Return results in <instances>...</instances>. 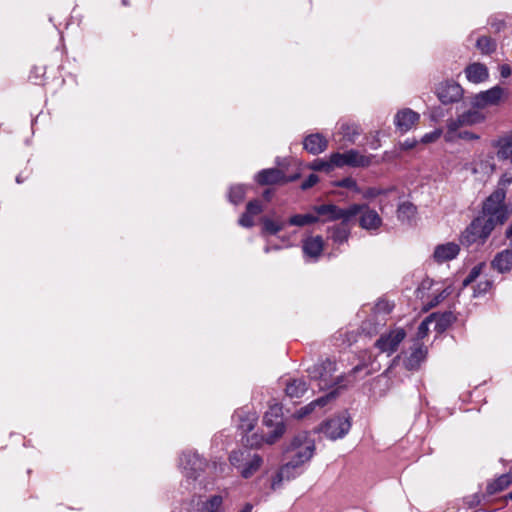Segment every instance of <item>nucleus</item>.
Returning a JSON list of instances; mask_svg holds the SVG:
<instances>
[{
  "mask_svg": "<svg viewBox=\"0 0 512 512\" xmlns=\"http://www.w3.org/2000/svg\"><path fill=\"white\" fill-rule=\"evenodd\" d=\"M506 193L495 189L483 202L481 213L475 217L460 236V243L466 247L483 245L498 225H503L511 210L505 204Z\"/></svg>",
  "mask_w": 512,
  "mask_h": 512,
  "instance_id": "f257e3e1",
  "label": "nucleus"
},
{
  "mask_svg": "<svg viewBox=\"0 0 512 512\" xmlns=\"http://www.w3.org/2000/svg\"><path fill=\"white\" fill-rule=\"evenodd\" d=\"M336 370V362L327 358L309 367L307 373L312 381L317 382V386L320 390H337L338 395L339 389L345 386L343 385L345 376L343 374L334 376Z\"/></svg>",
  "mask_w": 512,
  "mask_h": 512,
  "instance_id": "f03ea898",
  "label": "nucleus"
},
{
  "mask_svg": "<svg viewBox=\"0 0 512 512\" xmlns=\"http://www.w3.org/2000/svg\"><path fill=\"white\" fill-rule=\"evenodd\" d=\"M263 424L272 429L265 437L261 436L260 440L250 441L247 439V442L251 445H259L261 442H265L267 444L275 443L285 432V425L283 422V411L282 406L280 404H274L269 407L263 417Z\"/></svg>",
  "mask_w": 512,
  "mask_h": 512,
  "instance_id": "7ed1b4c3",
  "label": "nucleus"
},
{
  "mask_svg": "<svg viewBox=\"0 0 512 512\" xmlns=\"http://www.w3.org/2000/svg\"><path fill=\"white\" fill-rule=\"evenodd\" d=\"M229 461L245 479L252 477L263 464L262 457L247 448L232 451L229 455Z\"/></svg>",
  "mask_w": 512,
  "mask_h": 512,
  "instance_id": "20e7f679",
  "label": "nucleus"
},
{
  "mask_svg": "<svg viewBox=\"0 0 512 512\" xmlns=\"http://www.w3.org/2000/svg\"><path fill=\"white\" fill-rule=\"evenodd\" d=\"M314 212L323 217V222L341 220L349 222L363 210L361 204H352L347 208H340L335 204H322L314 206Z\"/></svg>",
  "mask_w": 512,
  "mask_h": 512,
  "instance_id": "39448f33",
  "label": "nucleus"
},
{
  "mask_svg": "<svg viewBox=\"0 0 512 512\" xmlns=\"http://www.w3.org/2000/svg\"><path fill=\"white\" fill-rule=\"evenodd\" d=\"M314 450V441L309 439L305 433L299 434L294 437L288 448V451H294L290 461L301 468L304 463L308 462L312 458Z\"/></svg>",
  "mask_w": 512,
  "mask_h": 512,
  "instance_id": "423d86ee",
  "label": "nucleus"
},
{
  "mask_svg": "<svg viewBox=\"0 0 512 512\" xmlns=\"http://www.w3.org/2000/svg\"><path fill=\"white\" fill-rule=\"evenodd\" d=\"M179 465L185 477L196 480L205 470L207 462L197 452L185 451L180 456Z\"/></svg>",
  "mask_w": 512,
  "mask_h": 512,
  "instance_id": "0eeeda50",
  "label": "nucleus"
},
{
  "mask_svg": "<svg viewBox=\"0 0 512 512\" xmlns=\"http://www.w3.org/2000/svg\"><path fill=\"white\" fill-rule=\"evenodd\" d=\"M350 416L347 412L334 418L328 419L321 426V432L329 439L336 440L343 438L350 430Z\"/></svg>",
  "mask_w": 512,
  "mask_h": 512,
  "instance_id": "6e6552de",
  "label": "nucleus"
},
{
  "mask_svg": "<svg viewBox=\"0 0 512 512\" xmlns=\"http://www.w3.org/2000/svg\"><path fill=\"white\" fill-rule=\"evenodd\" d=\"M372 155H362L355 149H350L344 153H332V162L335 167H368L372 163Z\"/></svg>",
  "mask_w": 512,
  "mask_h": 512,
  "instance_id": "1a4fd4ad",
  "label": "nucleus"
},
{
  "mask_svg": "<svg viewBox=\"0 0 512 512\" xmlns=\"http://www.w3.org/2000/svg\"><path fill=\"white\" fill-rule=\"evenodd\" d=\"M406 332L401 327H396L380 335L375 342V347L388 355L397 351L400 343L405 339Z\"/></svg>",
  "mask_w": 512,
  "mask_h": 512,
  "instance_id": "9d476101",
  "label": "nucleus"
},
{
  "mask_svg": "<svg viewBox=\"0 0 512 512\" xmlns=\"http://www.w3.org/2000/svg\"><path fill=\"white\" fill-rule=\"evenodd\" d=\"M435 94L443 105H448L461 101L464 90L457 82L445 80L436 86Z\"/></svg>",
  "mask_w": 512,
  "mask_h": 512,
  "instance_id": "9b49d317",
  "label": "nucleus"
},
{
  "mask_svg": "<svg viewBox=\"0 0 512 512\" xmlns=\"http://www.w3.org/2000/svg\"><path fill=\"white\" fill-rule=\"evenodd\" d=\"M506 94V90L498 85L476 94L471 101L475 109H483L488 106L498 105Z\"/></svg>",
  "mask_w": 512,
  "mask_h": 512,
  "instance_id": "f8f14e48",
  "label": "nucleus"
},
{
  "mask_svg": "<svg viewBox=\"0 0 512 512\" xmlns=\"http://www.w3.org/2000/svg\"><path fill=\"white\" fill-rule=\"evenodd\" d=\"M299 174L286 176L283 171L277 168H268L259 171L255 175V181L259 185L285 184L297 180Z\"/></svg>",
  "mask_w": 512,
  "mask_h": 512,
  "instance_id": "ddd939ff",
  "label": "nucleus"
},
{
  "mask_svg": "<svg viewBox=\"0 0 512 512\" xmlns=\"http://www.w3.org/2000/svg\"><path fill=\"white\" fill-rule=\"evenodd\" d=\"M302 473V469L289 461L282 465L271 481V489L277 490L282 486L284 480L290 481Z\"/></svg>",
  "mask_w": 512,
  "mask_h": 512,
  "instance_id": "4468645a",
  "label": "nucleus"
},
{
  "mask_svg": "<svg viewBox=\"0 0 512 512\" xmlns=\"http://www.w3.org/2000/svg\"><path fill=\"white\" fill-rule=\"evenodd\" d=\"M427 353V347L417 342L411 348L410 354L403 360L404 367L409 371H417L426 360Z\"/></svg>",
  "mask_w": 512,
  "mask_h": 512,
  "instance_id": "2eb2a0df",
  "label": "nucleus"
},
{
  "mask_svg": "<svg viewBox=\"0 0 512 512\" xmlns=\"http://www.w3.org/2000/svg\"><path fill=\"white\" fill-rule=\"evenodd\" d=\"M419 118L420 115L417 112L405 108L397 112L394 118V124L401 133H406L419 121Z\"/></svg>",
  "mask_w": 512,
  "mask_h": 512,
  "instance_id": "dca6fc26",
  "label": "nucleus"
},
{
  "mask_svg": "<svg viewBox=\"0 0 512 512\" xmlns=\"http://www.w3.org/2000/svg\"><path fill=\"white\" fill-rule=\"evenodd\" d=\"M460 252V247L457 243L447 242L439 244L435 247L433 252V259L435 262L442 264L447 261L455 259Z\"/></svg>",
  "mask_w": 512,
  "mask_h": 512,
  "instance_id": "f3484780",
  "label": "nucleus"
},
{
  "mask_svg": "<svg viewBox=\"0 0 512 512\" xmlns=\"http://www.w3.org/2000/svg\"><path fill=\"white\" fill-rule=\"evenodd\" d=\"M362 206L363 210L359 212L361 214L359 219L360 227L368 231L379 229L382 225V219L379 214L367 205Z\"/></svg>",
  "mask_w": 512,
  "mask_h": 512,
  "instance_id": "a211bd4d",
  "label": "nucleus"
},
{
  "mask_svg": "<svg viewBox=\"0 0 512 512\" xmlns=\"http://www.w3.org/2000/svg\"><path fill=\"white\" fill-rule=\"evenodd\" d=\"M303 148L312 155H318L328 148V141L320 133L309 134L303 140Z\"/></svg>",
  "mask_w": 512,
  "mask_h": 512,
  "instance_id": "6ab92c4d",
  "label": "nucleus"
},
{
  "mask_svg": "<svg viewBox=\"0 0 512 512\" xmlns=\"http://www.w3.org/2000/svg\"><path fill=\"white\" fill-rule=\"evenodd\" d=\"M498 160L508 162L512 166V135L500 137L494 142Z\"/></svg>",
  "mask_w": 512,
  "mask_h": 512,
  "instance_id": "aec40b11",
  "label": "nucleus"
},
{
  "mask_svg": "<svg viewBox=\"0 0 512 512\" xmlns=\"http://www.w3.org/2000/svg\"><path fill=\"white\" fill-rule=\"evenodd\" d=\"M491 266L499 273H508L512 270V250L505 249L498 252L491 261Z\"/></svg>",
  "mask_w": 512,
  "mask_h": 512,
  "instance_id": "412c9836",
  "label": "nucleus"
},
{
  "mask_svg": "<svg viewBox=\"0 0 512 512\" xmlns=\"http://www.w3.org/2000/svg\"><path fill=\"white\" fill-rule=\"evenodd\" d=\"M349 237L350 228L348 222L341 221V223L328 228V239H331L334 244H344L348 241Z\"/></svg>",
  "mask_w": 512,
  "mask_h": 512,
  "instance_id": "4be33fe9",
  "label": "nucleus"
},
{
  "mask_svg": "<svg viewBox=\"0 0 512 512\" xmlns=\"http://www.w3.org/2000/svg\"><path fill=\"white\" fill-rule=\"evenodd\" d=\"M465 74L467 79L472 83H481L488 79L489 72L487 67L482 63H473L466 67Z\"/></svg>",
  "mask_w": 512,
  "mask_h": 512,
  "instance_id": "5701e85b",
  "label": "nucleus"
},
{
  "mask_svg": "<svg viewBox=\"0 0 512 512\" xmlns=\"http://www.w3.org/2000/svg\"><path fill=\"white\" fill-rule=\"evenodd\" d=\"M303 252L311 258H318L323 250V239L321 236L309 237L303 241Z\"/></svg>",
  "mask_w": 512,
  "mask_h": 512,
  "instance_id": "b1692460",
  "label": "nucleus"
},
{
  "mask_svg": "<svg viewBox=\"0 0 512 512\" xmlns=\"http://www.w3.org/2000/svg\"><path fill=\"white\" fill-rule=\"evenodd\" d=\"M336 397H337V390H333V391L328 392L326 395L317 398L316 400H314L311 403H309L308 405L302 407L298 411V415H297L298 418H302V417L308 415L309 413H311L314 410V408L316 406H319V407L325 406L328 402L335 399Z\"/></svg>",
  "mask_w": 512,
  "mask_h": 512,
  "instance_id": "393cba45",
  "label": "nucleus"
},
{
  "mask_svg": "<svg viewBox=\"0 0 512 512\" xmlns=\"http://www.w3.org/2000/svg\"><path fill=\"white\" fill-rule=\"evenodd\" d=\"M308 390V385L304 379H292L286 385L285 392L290 398H300Z\"/></svg>",
  "mask_w": 512,
  "mask_h": 512,
  "instance_id": "a878e982",
  "label": "nucleus"
},
{
  "mask_svg": "<svg viewBox=\"0 0 512 512\" xmlns=\"http://www.w3.org/2000/svg\"><path fill=\"white\" fill-rule=\"evenodd\" d=\"M224 498L221 495H211L198 504V512H219L222 510Z\"/></svg>",
  "mask_w": 512,
  "mask_h": 512,
  "instance_id": "bb28decb",
  "label": "nucleus"
},
{
  "mask_svg": "<svg viewBox=\"0 0 512 512\" xmlns=\"http://www.w3.org/2000/svg\"><path fill=\"white\" fill-rule=\"evenodd\" d=\"M319 221L318 215H314L311 213L307 214H295L291 216L288 220V224L292 226H305L309 224H313Z\"/></svg>",
  "mask_w": 512,
  "mask_h": 512,
  "instance_id": "cd10ccee",
  "label": "nucleus"
},
{
  "mask_svg": "<svg viewBox=\"0 0 512 512\" xmlns=\"http://www.w3.org/2000/svg\"><path fill=\"white\" fill-rule=\"evenodd\" d=\"M246 189H247V186H245L243 184L232 185L229 188V192H228L229 202H231L234 205L240 204L245 198Z\"/></svg>",
  "mask_w": 512,
  "mask_h": 512,
  "instance_id": "c85d7f7f",
  "label": "nucleus"
},
{
  "mask_svg": "<svg viewBox=\"0 0 512 512\" xmlns=\"http://www.w3.org/2000/svg\"><path fill=\"white\" fill-rule=\"evenodd\" d=\"M262 232L269 235H276L285 227V222L274 221L268 217L262 218Z\"/></svg>",
  "mask_w": 512,
  "mask_h": 512,
  "instance_id": "c756f323",
  "label": "nucleus"
},
{
  "mask_svg": "<svg viewBox=\"0 0 512 512\" xmlns=\"http://www.w3.org/2000/svg\"><path fill=\"white\" fill-rule=\"evenodd\" d=\"M416 213V207L410 202L399 204L397 209V217L400 221H410Z\"/></svg>",
  "mask_w": 512,
  "mask_h": 512,
  "instance_id": "7c9ffc66",
  "label": "nucleus"
},
{
  "mask_svg": "<svg viewBox=\"0 0 512 512\" xmlns=\"http://www.w3.org/2000/svg\"><path fill=\"white\" fill-rule=\"evenodd\" d=\"M476 46L483 54H491L496 50V42L488 36L479 37Z\"/></svg>",
  "mask_w": 512,
  "mask_h": 512,
  "instance_id": "2f4dec72",
  "label": "nucleus"
},
{
  "mask_svg": "<svg viewBox=\"0 0 512 512\" xmlns=\"http://www.w3.org/2000/svg\"><path fill=\"white\" fill-rule=\"evenodd\" d=\"M461 117L462 123H464L466 126L475 125L481 123L484 120V115L475 109L463 112Z\"/></svg>",
  "mask_w": 512,
  "mask_h": 512,
  "instance_id": "473e14b6",
  "label": "nucleus"
},
{
  "mask_svg": "<svg viewBox=\"0 0 512 512\" xmlns=\"http://www.w3.org/2000/svg\"><path fill=\"white\" fill-rule=\"evenodd\" d=\"M309 168L314 171H325V172L332 171L335 168V165L332 162V154L330 155L329 160H324V159H320V158L313 160L310 163Z\"/></svg>",
  "mask_w": 512,
  "mask_h": 512,
  "instance_id": "72a5a7b5",
  "label": "nucleus"
},
{
  "mask_svg": "<svg viewBox=\"0 0 512 512\" xmlns=\"http://www.w3.org/2000/svg\"><path fill=\"white\" fill-rule=\"evenodd\" d=\"M234 418H238L240 420V424H239V428L243 431V432H250L251 430H253L254 428V425H255V417L254 415H247L245 418L242 416V411H237L235 414H234Z\"/></svg>",
  "mask_w": 512,
  "mask_h": 512,
  "instance_id": "f704fd0d",
  "label": "nucleus"
},
{
  "mask_svg": "<svg viewBox=\"0 0 512 512\" xmlns=\"http://www.w3.org/2000/svg\"><path fill=\"white\" fill-rule=\"evenodd\" d=\"M510 483V477L507 474L501 475L494 483L487 486L489 493H495L504 490Z\"/></svg>",
  "mask_w": 512,
  "mask_h": 512,
  "instance_id": "c9c22d12",
  "label": "nucleus"
},
{
  "mask_svg": "<svg viewBox=\"0 0 512 512\" xmlns=\"http://www.w3.org/2000/svg\"><path fill=\"white\" fill-rule=\"evenodd\" d=\"M396 187H389L387 189L377 188V187H370L368 188L365 193V198H376L378 196H386L388 194L396 193Z\"/></svg>",
  "mask_w": 512,
  "mask_h": 512,
  "instance_id": "e433bc0d",
  "label": "nucleus"
},
{
  "mask_svg": "<svg viewBox=\"0 0 512 512\" xmlns=\"http://www.w3.org/2000/svg\"><path fill=\"white\" fill-rule=\"evenodd\" d=\"M263 211L261 201L258 199L251 200L246 205V212L253 217L260 214Z\"/></svg>",
  "mask_w": 512,
  "mask_h": 512,
  "instance_id": "4c0bfd02",
  "label": "nucleus"
},
{
  "mask_svg": "<svg viewBox=\"0 0 512 512\" xmlns=\"http://www.w3.org/2000/svg\"><path fill=\"white\" fill-rule=\"evenodd\" d=\"M463 126H466L464 123H462V117L461 115H459L457 118L453 119H448L447 120V129H448V133H454L456 132L459 128L463 127Z\"/></svg>",
  "mask_w": 512,
  "mask_h": 512,
  "instance_id": "58836bf2",
  "label": "nucleus"
},
{
  "mask_svg": "<svg viewBox=\"0 0 512 512\" xmlns=\"http://www.w3.org/2000/svg\"><path fill=\"white\" fill-rule=\"evenodd\" d=\"M342 131H343L344 137L350 142H354L355 137L359 135L357 128L354 126H350V125H343Z\"/></svg>",
  "mask_w": 512,
  "mask_h": 512,
  "instance_id": "ea45409f",
  "label": "nucleus"
},
{
  "mask_svg": "<svg viewBox=\"0 0 512 512\" xmlns=\"http://www.w3.org/2000/svg\"><path fill=\"white\" fill-rule=\"evenodd\" d=\"M492 286V282L490 280L480 281L476 288L474 289V295L479 296L487 293Z\"/></svg>",
  "mask_w": 512,
  "mask_h": 512,
  "instance_id": "a19ab883",
  "label": "nucleus"
},
{
  "mask_svg": "<svg viewBox=\"0 0 512 512\" xmlns=\"http://www.w3.org/2000/svg\"><path fill=\"white\" fill-rule=\"evenodd\" d=\"M393 304L387 300H379L375 305V310L378 313L388 314L392 311Z\"/></svg>",
  "mask_w": 512,
  "mask_h": 512,
  "instance_id": "79ce46f5",
  "label": "nucleus"
},
{
  "mask_svg": "<svg viewBox=\"0 0 512 512\" xmlns=\"http://www.w3.org/2000/svg\"><path fill=\"white\" fill-rule=\"evenodd\" d=\"M238 224L245 228H251L254 226L253 216L248 214L246 211L241 215L238 220Z\"/></svg>",
  "mask_w": 512,
  "mask_h": 512,
  "instance_id": "37998d69",
  "label": "nucleus"
},
{
  "mask_svg": "<svg viewBox=\"0 0 512 512\" xmlns=\"http://www.w3.org/2000/svg\"><path fill=\"white\" fill-rule=\"evenodd\" d=\"M319 181V177L316 174H310L301 184L302 190H307L313 187Z\"/></svg>",
  "mask_w": 512,
  "mask_h": 512,
  "instance_id": "c03bdc74",
  "label": "nucleus"
},
{
  "mask_svg": "<svg viewBox=\"0 0 512 512\" xmlns=\"http://www.w3.org/2000/svg\"><path fill=\"white\" fill-rule=\"evenodd\" d=\"M441 134H442V131L440 129H436L430 133L425 134L422 137L421 142H423V143L434 142L441 136Z\"/></svg>",
  "mask_w": 512,
  "mask_h": 512,
  "instance_id": "a18cd8bd",
  "label": "nucleus"
},
{
  "mask_svg": "<svg viewBox=\"0 0 512 512\" xmlns=\"http://www.w3.org/2000/svg\"><path fill=\"white\" fill-rule=\"evenodd\" d=\"M337 186L354 190L357 188V182L351 177H346L338 181Z\"/></svg>",
  "mask_w": 512,
  "mask_h": 512,
  "instance_id": "49530a36",
  "label": "nucleus"
},
{
  "mask_svg": "<svg viewBox=\"0 0 512 512\" xmlns=\"http://www.w3.org/2000/svg\"><path fill=\"white\" fill-rule=\"evenodd\" d=\"M448 293H446V290H443L441 293L435 295L433 299L429 302L428 306L429 308H433L437 306L439 303H441L446 297Z\"/></svg>",
  "mask_w": 512,
  "mask_h": 512,
  "instance_id": "de8ad7c7",
  "label": "nucleus"
},
{
  "mask_svg": "<svg viewBox=\"0 0 512 512\" xmlns=\"http://www.w3.org/2000/svg\"><path fill=\"white\" fill-rule=\"evenodd\" d=\"M512 183V176L509 174H504L498 183V187L496 189L502 188L505 192V188Z\"/></svg>",
  "mask_w": 512,
  "mask_h": 512,
  "instance_id": "09e8293b",
  "label": "nucleus"
},
{
  "mask_svg": "<svg viewBox=\"0 0 512 512\" xmlns=\"http://www.w3.org/2000/svg\"><path fill=\"white\" fill-rule=\"evenodd\" d=\"M480 271H481V266L478 265V266H474L469 274L466 276L468 277L470 280H472L473 282L478 278V276L480 275Z\"/></svg>",
  "mask_w": 512,
  "mask_h": 512,
  "instance_id": "8fccbe9b",
  "label": "nucleus"
},
{
  "mask_svg": "<svg viewBox=\"0 0 512 512\" xmlns=\"http://www.w3.org/2000/svg\"><path fill=\"white\" fill-rule=\"evenodd\" d=\"M499 69L500 75L503 78H508L512 73L511 67L508 64H502Z\"/></svg>",
  "mask_w": 512,
  "mask_h": 512,
  "instance_id": "3c124183",
  "label": "nucleus"
},
{
  "mask_svg": "<svg viewBox=\"0 0 512 512\" xmlns=\"http://www.w3.org/2000/svg\"><path fill=\"white\" fill-rule=\"evenodd\" d=\"M459 137L462 138V139H466V140H477L479 139V136L472 133V132H469V131H464V132H461L459 134Z\"/></svg>",
  "mask_w": 512,
  "mask_h": 512,
  "instance_id": "603ef678",
  "label": "nucleus"
},
{
  "mask_svg": "<svg viewBox=\"0 0 512 512\" xmlns=\"http://www.w3.org/2000/svg\"><path fill=\"white\" fill-rule=\"evenodd\" d=\"M416 144V141L414 140H405L402 144H401V147L405 150H408V149H412Z\"/></svg>",
  "mask_w": 512,
  "mask_h": 512,
  "instance_id": "864d4df0",
  "label": "nucleus"
},
{
  "mask_svg": "<svg viewBox=\"0 0 512 512\" xmlns=\"http://www.w3.org/2000/svg\"><path fill=\"white\" fill-rule=\"evenodd\" d=\"M253 509V505L251 503H246L239 512H251Z\"/></svg>",
  "mask_w": 512,
  "mask_h": 512,
  "instance_id": "5fc2aeb1",
  "label": "nucleus"
},
{
  "mask_svg": "<svg viewBox=\"0 0 512 512\" xmlns=\"http://www.w3.org/2000/svg\"><path fill=\"white\" fill-rule=\"evenodd\" d=\"M492 27H495L496 31H500L501 28L504 26V23L502 21L491 23Z\"/></svg>",
  "mask_w": 512,
  "mask_h": 512,
  "instance_id": "6e6d98bb",
  "label": "nucleus"
},
{
  "mask_svg": "<svg viewBox=\"0 0 512 512\" xmlns=\"http://www.w3.org/2000/svg\"><path fill=\"white\" fill-rule=\"evenodd\" d=\"M427 330V323L425 321L421 322L420 326H419V332H423Z\"/></svg>",
  "mask_w": 512,
  "mask_h": 512,
  "instance_id": "4d7b16f0",
  "label": "nucleus"
},
{
  "mask_svg": "<svg viewBox=\"0 0 512 512\" xmlns=\"http://www.w3.org/2000/svg\"><path fill=\"white\" fill-rule=\"evenodd\" d=\"M263 196H264L265 199L270 200L271 191L270 190H265L264 193H263Z\"/></svg>",
  "mask_w": 512,
  "mask_h": 512,
  "instance_id": "13d9d810",
  "label": "nucleus"
},
{
  "mask_svg": "<svg viewBox=\"0 0 512 512\" xmlns=\"http://www.w3.org/2000/svg\"><path fill=\"white\" fill-rule=\"evenodd\" d=\"M473 281L470 280L468 277H465V279L463 280V286L466 287L468 285H470Z\"/></svg>",
  "mask_w": 512,
  "mask_h": 512,
  "instance_id": "bf43d9fd",
  "label": "nucleus"
},
{
  "mask_svg": "<svg viewBox=\"0 0 512 512\" xmlns=\"http://www.w3.org/2000/svg\"><path fill=\"white\" fill-rule=\"evenodd\" d=\"M23 181H24V180H23V178H22V176H21V175H18V176L16 177V182H17L18 184H21Z\"/></svg>",
  "mask_w": 512,
  "mask_h": 512,
  "instance_id": "052dcab7",
  "label": "nucleus"
},
{
  "mask_svg": "<svg viewBox=\"0 0 512 512\" xmlns=\"http://www.w3.org/2000/svg\"><path fill=\"white\" fill-rule=\"evenodd\" d=\"M360 370V366H356L352 369L351 373L355 374L357 371Z\"/></svg>",
  "mask_w": 512,
  "mask_h": 512,
  "instance_id": "680f3d73",
  "label": "nucleus"
},
{
  "mask_svg": "<svg viewBox=\"0 0 512 512\" xmlns=\"http://www.w3.org/2000/svg\"><path fill=\"white\" fill-rule=\"evenodd\" d=\"M270 250H271V247H269V246H266V247L264 248V252H265V253H269V252H270Z\"/></svg>",
  "mask_w": 512,
  "mask_h": 512,
  "instance_id": "e2e57ef3",
  "label": "nucleus"
},
{
  "mask_svg": "<svg viewBox=\"0 0 512 512\" xmlns=\"http://www.w3.org/2000/svg\"><path fill=\"white\" fill-rule=\"evenodd\" d=\"M507 498L512 500V490L508 493Z\"/></svg>",
  "mask_w": 512,
  "mask_h": 512,
  "instance_id": "0e129e2a",
  "label": "nucleus"
},
{
  "mask_svg": "<svg viewBox=\"0 0 512 512\" xmlns=\"http://www.w3.org/2000/svg\"><path fill=\"white\" fill-rule=\"evenodd\" d=\"M122 3H123L124 5H127V0H122Z\"/></svg>",
  "mask_w": 512,
  "mask_h": 512,
  "instance_id": "69168bd1",
  "label": "nucleus"
}]
</instances>
